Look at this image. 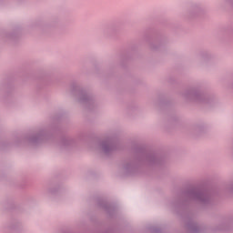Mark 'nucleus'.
<instances>
[{"instance_id":"obj_5","label":"nucleus","mask_w":233,"mask_h":233,"mask_svg":"<svg viewBox=\"0 0 233 233\" xmlns=\"http://www.w3.org/2000/svg\"><path fill=\"white\" fill-rule=\"evenodd\" d=\"M100 147L106 156H110L119 149V142L114 137H108L100 142Z\"/></svg>"},{"instance_id":"obj_9","label":"nucleus","mask_w":233,"mask_h":233,"mask_svg":"<svg viewBox=\"0 0 233 233\" xmlns=\"http://www.w3.org/2000/svg\"><path fill=\"white\" fill-rule=\"evenodd\" d=\"M187 228L189 233H200L201 232V228L199 227V225H198V223H196L192 220H190L187 224Z\"/></svg>"},{"instance_id":"obj_7","label":"nucleus","mask_w":233,"mask_h":233,"mask_svg":"<svg viewBox=\"0 0 233 233\" xmlns=\"http://www.w3.org/2000/svg\"><path fill=\"white\" fill-rule=\"evenodd\" d=\"M23 230V225L19 221H13L5 227V232L19 233Z\"/></svg>"},{"instance_id":"obj_4","label":"nucleus","mask_w":233,"mask_h":233,"mask_svg":"<svg viewBox=\"0 0 233 233\" xmlns=\"http://www.w3.org/2000/svg\"><path fill=\"white\" fill-rule=\"evenodd\" d=\"M184 97L188 101H195L196 103H210V96L198 89L185 91Z\"/></svg>"},{"instance_id":"obj_6","label":"nucleus","mask_w":233,"mask_h":233,"mask_svg":"<svg viewBox=\"0 0 233 233\" xmlns=\"http://www.w3.org/2000/svg\"><path fill=\"white\" fill-rule=\"evenodd\" d=\"M75 90H76V96L78 103L86 106H90L94 103V97L86 88L76 86Z\"/></svg>"},{"instance_id":"obj_13","label":"nucleus","mask_w":233,"mask_h":233,"mask_svg":"<svg viewBox=\"0 0 233 233\" xmlns=\"http://www.w3.org/2000/svg\"><path fill=\"white\" fill-rule=\"evenodd\" d=\"M222 3L226 5V6H231V8H233V0H222Z\"/></svg>"},{"instance_id":"obj_15","label":"nucleus","mask_w":233,"mask_h":233,"mask_svg":"<svg viewBox=\"0 0 233 233\" xmlns=\"http://www.w3.org/2000/svg\"><path fill=\"white\" fill-rule=\"evenodd\" d=\"M151 48H152L153 50H157V47L154 44L151 46Z\"/></svg>"},{"instance_id":"obj_10","label":"nucleus","mask_w":233,"mask_h":233,"mask_svg":"<svg viewBox=\"0 0 233 233\" xmlns=\"http://www.w3.org/2000/svg\"><path fill=\"white\" fill-rule=\"evenodd\" d=\"M135 171H136V164L127 163L124 165V172L127 176H130V174H134Z\"/></svg>"},{"instance_id":"obj_2","label":"nucleus","mask_w":233,"mask_h":233,"mask_svg":"<svg viewBox=\"0 0 233 233\" xmlns=\"http://www.w3.org/2000/svg\"><path fill=\"white\" fill-rule=\"evenodd\" d=\"M137 161L148 165V167H159L163 163V159L156 153H148L145 148L137 149Z\"/></svg>"},{"instance_id":"obj_12","label":"nucleus","mask_w":233,"mask_h":233,"mask_svg":"<svg viewBox=\"0 0 233 233\" xmlns=\"http://www.w3.org/2000/svg\"><path fill=\"white\" fill-rule=\"evenodd\" d=\"M47 192H48V194H51L52 196H54L56 194H59V187H50Z\"/></svg>"},{"instance_id":"obj_3","label":"nucleus","mask_w":233,"mask_h":233,"mask_svg":"<svg viewBox=\"0 0 233 233\" xmlns=\"http://www.w3.org/2000/svg\"><path fill=\"white\" fill-rule=\"evenodd\" d=\"M52 139V127H47L40 129L37 133L30 135L26 141L29 145H41Z\"/></svg>"},{"instance_id":"obj_11","label":"nucleus","mask_w":233,"mask_h":233,"mask_svg":"<svg viewBox=\"0 0 233 233\" xmlns=\"http://www.w3.org/2000/svg\"><path fill=\"white\" fill-rule=\"evenodd\" d=\"M71 143H73V140L68 137H65L61 138L59 145L60 147H68Z\"/></svg>"},{"instance_id":"obj_14","label":"nucleus","mask_w":233,"mask_h":233,"mask_svg":"<svg viewBox=\"0 0 233 233\" xmlns=\"http://www.w3.org/2000/svg\"><path fill=\"white\" fill-rule=\"evenodd\" d=\"M151 232H153V233H159V232H161V229H159V228H153V229H151Z\"/></svg>"},{"instance_id":"obj_1","label":"nucleus","mask_w":233,"mask_h":233,"mask_svg":"<svg viewBox=\"0 0 233 233\" xmlns=\"http://www.w3.org/2000/svg\"><path fill=\"white\" fill-rule=\"evenodd\" d=\"M183 196L187 201H198L201 205H210L212 203V195H210V192L198 187L185 191Z\"/></svg>"},{"instance_id":"obj_8","label":"nucleus","mask_w":233,"mask_h":233,"mask_svg":"<svg viewBox=\"0 0 233 233\" xmlns=\"http://www.w3.org/2000/svg\"><path fill=\"white\" fill-rule=\"evenodd\" d=\"M100 208H103L107 214L112 216L116 212V206L108 204V202L102 200L98 203Z\"/></svg>"}]
</instances>
